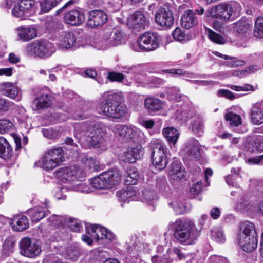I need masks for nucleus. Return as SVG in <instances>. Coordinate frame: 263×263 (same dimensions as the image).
<instances>
[{
    "mask_svg": "<svg viewBox=\"0 0 263 263\" xmlns=\"http://www.w3.org/2000/svg\"><path fill=\"white\" fill-rule=\"evenodd\" d=\"M82 132L80 135H76L80 143L84 148L93 147L100 148L104 147L106 143V130L105 125L97 122L82 124Z\"/></svg>",
    "mask_w": 263,
    "mask_h": 263,
    "instance_id": "f257e3e1",
    "label": "nucleus"
},
{
    "mask_svg": "<svg viewBox=\"0 0 263 263\" xmlns=\"http://www.w3.org/2000/svg\"><path fill=\"white\" fill-rule=\"evenodd\" d=\"M168 228L173 231L175 240L180 244L192 245L200 235V232L191 220L178 219L170 222Z\"/></svg>",
    "mask_w": 263,
    "mask_h": 263,
    "instance_id": "f03ea898",
    "label": "nucleus"
},
{
    "mask_svg": "<svg viewBox=\"0 0 263 263\" xmlns=\"http://www.w3.org/2000/svg\"><path fill=\"white\" fill-rule=\"evenodd\" d=\"M102 99L98 109L100 114L114 119H120L125 115L126 109L125 106L121 105L123 99L122 92H105L102 95Z\"/></svg>",
    "mask_w": 263,
    "mask_h": 263,
    "instance_id": "7ed1b4c3",
    "label": "nucleus"
},
{
    "mask_svg": "<svg viewBox=\"0 0 263 263\" xmlns=\"http://www.w3.org/2000/svg\"><path fill=\"white\" fill-rule=\"evenodd\" d=\"M25 51L29 56L46 59L51 57L56 51L53 43L46 40H37L28 44Z\"/></svg>",
    "mask_w": 263,
    "mask_h": 263,
    "instance_id": "20e7f679",
    "label": "nucleus"
},
{
    "mask_svg": "<svg viewBox=\"0 0 263 263\" xmlns=\"http://www.w3.org/2000/svg\"><path fill=\"white\" fill-rule=\"evenodd\" d=\"M148 147L151 151L152 164L159 170L165 168L168 163V160L166 148L162 140L159 139H152L149 143Z\"/></svg>",
    "mask_w": 263,
    "mask_h": 263,
    "instance_id": "39448f33",
    "label": "nucleus"
},
{
    "mask_svg": "<svg viewBox=\"0 0 263 263\" xmlns=\"http://www.w3.org/2000/svg\"><path fill=\"white\" fill-rule=\"evenodd\" d=\"M64 152L60 147L53 148L47 151L42 159L35 163L45 171L53 170L63 161Z\"/></svg>",
    "mask_w": 263,
    "mask_h": 263,
    "instance_id": "423d86ee",
    "label": "nucleus"
},
{
    "mask_svg": "<svg viewBox=\"0 0 263 263\" xmlns=\"http://www.w3.org/2000/svg\"><path fill=\"white\" fill-rule=\"evenodd\" d=\"M160 44V37L158 33L153 32H146L138 39L137 46L134 48L137 51L141 50L150 51L157 49Z\"/></svg>",
    "mask_w": 263,
    "mask_h": 263,
    "instance_id": "0eeeda50",
    "label": "nucleus"
},
{
    "mask_svg": "<svg viewBox=\"0 0 263 263\" xmlns=\"http://www.w3.org/2000/svg\"><path fill=\"white\" fill-rule=\"evenodd\" d=\"M115 135L124 142L135 141L143 133L135 127L128 126L124 125H116L114 129Z\"/></svg>",
    "mask_w": 263,
    "mask_h": 263,
    "instance_id": "6e6552de",
    "label": "nucleus"
},
{
    "mask_svg": "<svg viewBox=\"0 0 263 263\" xmlns=\"http://www.w3.org/2000/svg\"><path fill=\"white\" fill-rule=\"evenodd\" d=\"M20 253L27 257L33 258L41 252V247L39 241L29 237H24L19 243Z\"/></svg>",
    "mask_w": 263,
    "mask_h": 263,
    "instance_id": "1a4fd4ad",
    "label": "nucleus"
},
{
    "mask_svg": "<svg viewBox=\"0 0 263 263\" xmlns=\"http://www.w3.org/2000/svg\"><path fill=\"white\" fill-rule=\"evenodd\" d=\"M34 0H20L12 9V14L15 17L24 19L34 12Z\"/></svg>",
    "mask_w": 263,
    "mask_h": 263,
    "instance_id": "9d476101",
    "label": "nucleus"
},
{
    "mask_svg": "<svg viewBox=\"0 0 263 263\" xmlns=\"http://www.w3.org/2000/svg\"><path fill=\"white\" fill-rule=\"evenodd\" d=\"M155 20L158 25L166 28H170L174 23V17L170 7L164 6L156 12Z\"/></svg>",
    "mask_w": 263,
    "mask_h": 263,
    "instance_id": "9b49d317",
    "label": "nucleus"
},
{
    "mask_svg": "<svg viewBox=\"0 0 263 263\" xmlns=\"http://www.w3.org/2000/svg\"><path fill=\"white\" fill-rule=\"evenodd\" d=\"M86 232L97 240L106 239L111 241L115 238V235L111 231L97 224L87 226Z\"/></svg>",
    "mask_w": 263,
    "mask_h": 263,
    "instance_id": "f8f14e48",
    "label": "nucleus"
},
{
    "mask_svg": "<svg viewBox=\"0 0 263 263\" xmlns=\"http://www.w3.org/2000/svg\"><path fill=\"white\" fill-rule=\"evenodd\" d=\"M227 3H224L216 5L208 9L206 16L227 22L230 19Z\"/></svg>",
    "mask_w": 263,
    "mask_h": 263,
    "instance_id": "ddd939ff",
    "label": "nucleus"
},
{
    "mask_svg": "<svg viewBox=\"0 0 263 263\" xmlns=\"http://www.w3.org/2000/svg\"><path fill=\"white\" fill-rule=\"evenodd\" d=\"M56 176L62 181H70L78 178L81 170L76 165H71L58 169L55 172Z\"/></svg>",
    "mask_w": 263,
    "mask_h": 263,
    "instance_id": "4468645a",
    "label": "nucleus"
},
{
    "mask_svg": "<svg viewBox=\"0 0 263 263\" xmlns=\"http://www.w3.org/2000/svg\"><path fill=\"white\" fill-rule=\"evenodd\" d=\"M0 91L4 96L16 101H20L22 100L21 90L14 83L11 82L0 83Z\"/></svg>",
    "mask_w": 263,
    "mask_h": 263,
    "instance_id": "2eb2a0df",
    "label": "nucleus"
},
{
    "mask_svg": "<svg viewBox=\"0 0 263 263\" xmlns=\"http://www.w3.org/2000/svg\"><path fill=\"white\" fill-rule=\"evenodd\" d=\"M107 20L106 13L100 10H93L89 12L87 25L91 28L102 25Z\"/></svg>",
    "mask_w": 263,
    "mask_h": 263,
    "instance_id": "dca6fc26",
    "label": "nucleus"
},
{
    "mask_svg": "<svg viewBox=\"0 0 263 263\" xmlns=\"http://www.w3.org/2000/svg\"><path fill=\"white\" fill-rule=\"evenodd\" d=\"M84 12L79 8L72 9L65 14L64 20L67 24L72 26L82 24L85 21Z\"/></svg>",
    "mask_w": 263,
    "mask_h": 263,
    "instance_id": "f3484780",
    "label": "nucleus"
},
{
    "mask_svg": "<svg viewBox=\"0 0 263 263\" xmlns=\"http://www.w3.org/2000/svg\"><path fill=\"white\" fill-rule=\"evenodd\" d=\"M184 150L190 159H198L201 155V145L194 138H191L188 141Z\"/></svg>",
    "mask_w": 263,
    "mask_h": 263,
    "instance_id": "a211bd4d",
    "label": "nucleus"
},
{
    "mask_svg": "<svg viewBox=\"0 0 263 263\" xmlns=\"http://www.w3.org/2000/svg\"><path fill=\"white\" fill-rule=\"evenodd\" d=\"M252 23L247 19H241L233 24L234 31L237 35L243 37L247 36L251 30Z\"/></svg>",
    "mask_w": 263,
    "mask_h": 263,
    "instance_id": "6ab92c4d",
    "label": "nucleus"
},
{
    "mask_svg": "<svg viewBox=\"0 0 263 263\" xmlns=\"http://www.w3.org/2000/svg\"><path fill=\"white\" fill-rule=\"evenodd\" d=\"M52 104V96L49 93H43L35 98L31 104L33 110H39L49 107Z\"/></svg>",
    "mask_w": 263,
    "mask_h": 263,
    "instance_id": "aec40b11",
    "label": "nucleus"
},
{
    "mask_svg": "<svg viewBox=\"0 0 263 263\" xmlns=\"http://www.w3.org/2000/svg\"><path fill=\"white\" fill-rule=\"evenodd\" d=\"M76 42L74 33L70 31L63 32L59 37L58 46L62 49H68L72 48Z\"/></svg>",
    "mask_w": 263,
    "mask_h": 263,
    "instance_id": "412c9836",
    "label": "nucleus"
},
{
    "mask_svg": "<svg viewBox=\"0 0 263 263\" xmlns=\"http://www.w3.org/2000/svg\"><path fill=\"white\" fill-rule=\"evenodd\" d=\"M145 18L141 11H136L128 18V25L130 27L139 31L145 28Z\"/></svg>",
    "mask_w": 263,
    "mask_h": 263,
    "instance_id": "4be33fe9",
    "label": "nucleus"
},
{
    "mask_svg": "<svg viewBox=\"0 0 263 263\" xmlns=\"http://www.w3.org/2000/svg\"><path fill=\"white\" fill-rule=\"evenodd\" d=\"M250 117L253 124L258 125L263 123V101L253 105Z\"/></svg>",
    "mask_w": 263,
    "mask_h": 263,
    "instance_id": "5701e85b",
    "label": "nucleus"
},
{
    "mask_svg": "<svg viewBox=\"0 0 263 263\" xmlns=\"http://www.w3.org/2000/svg\"><path fill=\"white\" fill-rule=\"evenodd\" d=\"M186 172L181 163L178 160L173 161L170 165L169 176L171 179L180 181L185 177Z\"/></svg>",
    "mask_w": 263,
    "mask_h": 263,
    "instance_id": "b1692460",
    "label": "nucleus"
},
{
    "mask_svg": "<svg viewBox=\"0 0 263 263\" xmlns=\"http://www.w3.org/2000/svg\"><path fill=\"white\" fill-rule=\"evenodd\" d=\"M198 24V18L191 10H187L181 18V25L185 29H190Z\"/></svg>",
    "mask_w": 263,
    "mask_h": 263,
    "instance_id": "393cba45",
    "label": "nucleus"
},
{
    "mask_svg": "<svg viewBox=\"0 0 263 263\" xmlns=\"http://www.w3.org/2000/svg\"><path fill=\"white\" fill-rule=\"evenodd\" d=\"M144 105L147 111L153 115L162 108L163 102L157 98L149 97L145 99Z\"/></svg>",
    "mask_w": 263,
    "mask_h": 263,
    "instance_id": "a878e982",
    "label": "nucleus"
},
{
    "mask_svg": "<svg viewBox=\"0 0 263 263\" xmlns=\"http://www.w3.org/2000/svg\"><path fill=\"white\" fill-rule=\"evenodd\" d=\"M237 238L239 244L242 249L246 252H252L257 247L258 244L257 236H248L246 238Z\"/></svg>",
    "mask_w": 263,
    "mask_h": 263,
    "instance_id": "bb28decb",
    "label": "nucleus"
},
{
    "mask_svg": "<svg viewBox=\"0 0 263 263\" xmlns=\"http://www.w3.org/2000/svg\"><path fill=\"white\" fill-rule=\"evenodd\" d=\"M11 224L16 231H23L29 227L28 218L23 215H16L11 219Z\"/></svg>",
    "mask_w": 263,
    "mask_h": 263,
    "instance_id": "cd10ccee",
    "label": "nucleus"
},
{
    "mask_svg": "<svg viewBox=\"0 0 263 263\" xmlns=\"http://www.w3.org/2000/svg\"><path fill=\"white\" fill-rule=\"evenodd\" d=\"M162 134L169 145L171 147L175 146L179 137V131L173 127H167L163 128Z\"/></svg>",
    "mask_w": 263,
    "mask_h": 263,
    "instance_id": "c85d7f7f",
    "label": "nucleus"
},
{
    "mask_svg": "<svg viewBox=\"0 0 263 263\" xmlns=\"http://www.w3.org/2000/svg\"><path fill=\"white\" fill-rule=\"evenodd\" d=\"M126 188L122 189L116 192V196L120 202H129L136 194L137 191L134 187L128 185Z\"/></svg>",
    "mask_w": 263,
    "mask_h": 263,
    "instance_id": "c756f323",
    "label": "nucleus"
},
{
    "mask_svg": "<svg viewBox=\"0 0 263 263\" xmlns=\"http://www.w3.org/2000/svg\"><path fill=\"white\" fill-rule=\"evenodd\" d=\"M257 236L254 224L250 221L243 222L240 226L237 238H246L248 236Z\"/></svg>",
    "mask_w": 263,
    "mask_h": 263,
    "instance_id": "7c9ffc66",
    "label": "nucleus"
},
{
    "mask_svg": "<svg viewBox=\"0 0 263 263\" xmlns=\"http://www.w3.org/2000/svg\"><path fill=\"white\" fill-rule=\"evenodd\" d=\"M104 173L108 188L118 184L121 181V174L118 170H108Z\"/></svg>",
    "mask_w": 263,
    "mask_h": 263,
    "instance_id": "2f4dec72",
    "label": "nucleus"
},
{
    "mask_svg": "<svg viewBox=\"0 0 263 263\" xmlns=\"http://www.w3.org/2000/svg\"><path fill=\"white\" fill-rule=\"evenodd\" d=\"M19 39L24 41H28L36 36V30L33 27H20L17 29Z\"/></svg>",
    "mask_w": 263,
    "mask_h": 263,
    "instance_id": "473e14b6",
    "label": "nucleus"
},
{
    "mask_svg": "<svg viewBox=\"0 0 263 263\" xmlns=\"http://www.w3.org/2000/svg\"><path fill=\"white\" fill-rule=\"evenodd\" d=\"M124 183L126 185H134L139 177V172L136 167L128 168L125 174Z\"/></svg>",
    "mask_w": 263,
    "mask_h": 263,
    "instance_id": "72a5a7b5",
    "label": "nucleus"
},
{
    "mask_svg": "<svg viewBox=\"0 0 263 263\" xmlns=\"http://www.w3.org/2000/svg\"><path fill=\"white\" fill-rule=\"evenodd\" d=\"M12 149L9 143L3 137H0V157L4 159H8L11 158Z\"/></svg>",
    "mask_w": 263,
    "mask_h": 263,
    "instance_id": "f704fd0d",
    "label": "nucleus"
},
{
    "mask_svg": "<svg viewBox=\"0 0 263 263\" xmlns=\"http://www.w3.org/2000/svg\"><path fill=\"white\" fill-rule=\"evenodd\" d=\"M247 149L253 152L256 148L258 151L263 152V137L256 136L249 140L246 145Z\"/></svg>",
    "mask_w": 263,
    "mask_h": 263,
    "instance_id": "c9c22d12",
    "label": "nucleus"
},
{
    "mask_svg": "<svg viewBox=\"0 0 263 263\" xmlns=\"http://www.w3.org/2000/svg\"><path fill=\"white\" fill-rule=\"evenodd\" d=\"M236 209L239 211L254 212L255 205L249 201L246 197L241 198L236 204Z\"/></svg>",
    "mask_w": 263,
    "mask_h": 263,
    "instance_id": "e433bc0d",
    "label": "nucleus"
},
{
    "mask_svg": "<svg viewBox=\"0 0 263 263\" xmlns=\"http://www.w3.org/2000/svg\"><path fill=\"white\" fill-rule=\"evenodd\" d=\"M83 251L80 247L77 245H71L66 250V256L73 261H77L82 254Z\"/></svg>",
    "mask_w": 263,
    "mask_h": 263,
    "instance_id": "4c0bfd02",
    "label": "nucleus"
},
{
    "mask_svg": "<svg viewBox=\"0 0 263 263\" xmlns=\"http://www.w3.org/2000/svg\"><path fill=\"white\" fill-rule=\"evenodd\" d=\"M28 212L33 221H39L47 215L46 212L41 207L29 209Z\"/></svg>",
    "mask_w": 263,
    "mask_h": 263,
    "instance_id": "58836bf2",
    "label": "nucleus"
},
{
    "mask_svg": "<svg viewBox=\"0 0 263 263\" xmlns=\"http://www.w3.org/2000/svg\"><path fill=\"white\" fill-rule=\"evenodd\" d=\"M62 0H42L40 1V11L42 13L48 12Z\"/></svg>",
    "mask_w": 263,
    "mask_h": 263,
    "instance_id": "ea45409f",
    "label": "nucleus"
},
{
    "mask_svg": "<svg viewBox=\"0 0 263 263\" xmlns=\"http://www.w3.org/2000/svg\"><path fill=\"white\" fill-rule=\"evenodd\" d=\"M104 173H102L98 177H96L92 180L91 185L92 187L98 189H104L108 188L106 180L104 176Z\"/></svg>",
    "mask_w": 263,
    "mask_h": 263,
    "instance_id": "a19ab883",
    "label": "nucleus"
},
{
    "mask_svg": "<svg viewBox=\"0 0 263 263\" xmlns=\"http://www.w3.org/2000/svg\"><path fill=\"white\" fill-rule=\"evenodd\" d=\"M123 34L120 31L116 30L109 40L106 41L108 47L116 46L121 43Z\"/></svg>",
    "mask_w": 263,
    "mask_h": 263,
    "instance_id": "79ce46f5",
    "label": "nucleus"
},
{
    "mask_svg": "<svg viewBox=\"0 0 263 263\" xmlns=\"http://www.w3.org/2000/svg\"><path fill=\"white\" fill-rule=\"evenodd\" d=\"M227 7L230 18L232 17H235L239 15L241 10V7L240 4L237 2H232L230 3H227Z\"/></svg>",
    "mask_w": 263,
    "mask_h": 263,
    "instance_id": "37998d69",
    "label": "nucleus"
},
{
    "mask_svg": "<svg viewBox=\"0 0 263 263\" xmlns=\"http://www.w3.org/2000/svg\"><path fill=\"white\" fill-rule=\"evenodd\" d=\"M143 197V201L148 202L153 201L157 199L158 196L154 190L151 188H146L143 190L142 192Z\"/></svg>",
    "mask_w": 263,
    "mask_h": 263,
    "instance_id": "c03bdc74",
    "label": "nucleus"
},
{
    "mask_svg": "<svg viewBox=\"0 0 263 263\" xmlns=\"http://www.w3.org/2000/svg\"><path fill=\"white\" fill-rule=\"evenodd\" d=\"M225 119L227 121L230 122L231 126H238L242 123L240 116L232 112L227 114L225 116Z\"/></svg>",
    "mask_w": 263,
    "mask_h": 263,
    "instance_id": "a18cd8bd",
    "label": "nucleus"
},
{
    "mask_svg": "<svg viewBox=\"0 0 263 263\" xmlns=\"http://www.w3.org/2000/svg\"><path fill=\"white\" fill-rule=\"evenodd\" d=\"M15 242L11 238H8L5 240L3 245L2 253L7 256L12 253Z\"/></svg>",
    "mask_w": 263,
    "mask_h": 263,
    "instance_id": "49530a36",
    "label": "nucleus"
},
{
    "mask_svg": "<svg viewBox=\"0 0 263 263\" xmlns=\"http://www.w3.org/2000/svg\"><path fill=\"white\" fill-rule=\"evenodd\" d=\"M254 36L257 37H263V17H258L256 18L254 29Z\"/></svg>",
    "mask_w": 263,
    "mask_h": 263,
    "instance_id": "de8ad7c7",
    "label": "nucleus"
},
{
    "mask_svg": "<svg viewBox=\"0 0 263 263\" xmlns=\"http://www.w3.org/2000/svg\"><path fill=\"white\" fill-rule=\"evenodd\" d=\"M208 36L211 41L215 43L223 44L226 42L225 39L221 35L211 29L208 30Z\"/></svg>",
    "mask_w": 263,
    "mask_h": 263,
    "instance_id": "09e8293b",
    "label": "nucleus"
},
{
    "mask_svg": "<svg viewBox=\"0 0 263 263\" xmlns=\"http://www.w3.org/2000/svg\"><path fill=\"white\" fill-rule=\"evenodd\" d=\"M70 189L81 192L89 193L91 192L90 187L85 183L76 182L73 185L70 187Z\"/></svg>",
    "mask_w": 263,
    "mask_h": 263,
    "instance_id": "8fccbe9b",
    "label": "nucleus"
},
{
    "mask_svg": "<svg viewBox=\"0 0 263 263\" xmlns=\"http://www.w3.org/2000/svg\"><path fill=\"white\" fill-rule=\"evenodd\" d=\"M213 238L218 242L223 243L225 240V236L223 231L218 229L214 228L211 231Z\"/></svg>",
    "mask_w": 263,
    "mask_h": 263,
    "instance_id": "3c124183",
    "label": "nucleus"
},
{
    "mask_svg": "<svg viewBox=\"0 0 263 263\" xmlns=\"http://www.w3.org/2000/svg\"><path fill=\"white\" fill-rule=\"evenodd\" d=\"M13 124L8 120H0V134H4L10 131Z\"/></svg>",
    "mask_w": 263,
    "mask_h": 263,
    "instance_id": "603ef678",
    "label": "nucleus"
},
{
    "mask_svg": "<svg viewBox=\"0 0 263 263\" xmlns=\"http://www.w3.org/2000/svg\"><path fill=\"white\" fill-rule=\"evenodd\" d=\"M85 165L92 171H98L100 169V166L98 163L92 157L86 158Z\"/></svg>",
    "mask_w": 263,
    "mask_h": 263,
    "instance_id": "864d4df0",
    "label": "nucleus"
},
{
    "mask_svg": "<svg viewBox=\"0 0 263 263\" xmlns=\"http://www.w3.org/2000/svg\"><path fill=\"white\" fill-rule=\"evenodd\" d=\"M190 118L189 112L187 110H177L176 119L181 123L186 122Z\"/></svg>",
    "mask_w": 263,
    "mask_h": 263,
    "instance_id": "5fc2aeb1",
    "label": "nucleus"
},
{
    "mask_svg": "<svg viewBox=\"0 0 263 263\" xmlns=\"http://www.w3.org/2000/svg\"><path fill=\"white\" fill-rule=\"evenodd\" d=\"M107 78L111 82H121L124 79V76L121 73L112 71L108 73Z\"/></svg>",
    "mask_w": 263,
    "mask_h": 263,
    "instance_id": "6e6d98bb",
    "label": "nucleus"
},
{
    "mask_svg": "<svg viewBox=\"0 0 263 263\" xmlns=\"http://www.w3.org/2000/svg\"><path fill=\"white\" fill-rule=\"evenodd\" d=\"M135 158V162L136 160L139 159L142 157L144 154V149L141 145H138L135 147L130 148Z\"/></svg>",
    "mask_w": 263,
    "mask_h": 263,
    "instance_id": "4d7b16f0",
    "label": "nucleus"
},
{
    "mask_svg": "<svg viewBox=\"0 0 263 263\" xmlns=\"http://www.w3.org/2000/svg\"><path fill=\"white\" fill-rule=\"evenodd\" d=\"M11 106V102L4 98H0V113L7 112Z\"/></svg>",
    "mask_w": 263,
    "mask_h": 263,
    "instance_id": "13d9d810",
    "label": "nucleus"
},
{
    "mask_svg": "<svg viewBox=\"0 0 263 263\" xmlns=\"http://www.w3.org/2000/svg\"><path fill=\"white\" fill-rule=\"evenodd\" d=\"M64 220V217L58 215H52L48 218V222L51 225L56 226L62 224Z\"/></svg>",
    "mask_w": 263,
    "mask_h": 263,
    "instance_id": "bf43d9fd",
    "label": "nucleus"
},
{
    "mask_svg": "<svg viewBox=\"0 0 263 263\" xmlns=\"http://www.w3.org/2000/svg\"><path fill=\"white\" fill-rule=\"evenodd\" d=\"M217 96L220 97H225L232 100L235 99L234 94L231 91L227 89H219L217 92Z\"/></svg>",
    "mask_w": 263,
    "mask_h": 263,
    "instance_id": "052dcab7",
    "label": "nucleus"
},
{
    "mask_svg": "<svg viewBox=\"0 0 263 263\" xmlns=\"http://www.w3.org/2000/svg\"><path fill=\"white\" fill-rule=\"evenodd\" d=\"M238 178H239V176L237 174L235 175H229L226 178V181L229 185H231L235 187H238L239 185L236 181V180Z\"/></svg>",
    "mask_w": 263,
    "mask_h": 263,
    "instance_id": "680f3d73",
    "label": "nucleus"
},
{
    "mask_svg": "<svg viewBox=\"0 0 263 263\" xmlns=\"http://www.w3.org/2000/svg\"><path fill=\"white\" fill-rule=\"evenodd\" d=\"M172 36L177 41H182L185 39V33L179 28H176L172 32Z\"/></svg>",
    "mask_w": 263,
    "mask_h": 263,
    "instance_id": "e2e57ef3",
    "label": "nucleus"
},
{
    "mask_svg": "<svg viewBox=\"0 0 263 263\" xmlns=\"http://www.w3.org/2000/svg\"><path fill=\"white\" fill-rule=\"evenodd\" d=\"M121 159L125 162H135V158H134L133 154L130 148L124 153L123 155L121 157Z\"/></svg>",
    "mask_w": 263,
    "mask_h": 263,
    "instance_id": "0e129e2a",
    "label": "nucleus"
},
{
    "mask_svg": "<svg viewBox=\"0 0 263 263\" xmlns=\"http://www.w3.org/2000/svg\"><path fill=\"white\" fill-rule=\"evenodd\" d=\"M229 60L231 61L227 63V65L231 67H238L245 64V62L242 60H238L234 57H230Z\"/></svg>",
    "mask_w": 263,
    "mask_h": 263,
    "instance_id": "69168bd1",
    "label": "nucleus"
},
{
    "mask_svg": "<svg viewBox=\"0 0 263 263\" xmlns=\"http://www.w3.org/2000/svg\"><path fill=\"white\" fill-rule=\"evenodd\" d=\"M42 133L45 137L49 139H54L57 136V132L52 128H44L42 129Z\"/></svg>",
    "mask_w": 263,
    "mask_h": 263,
    "instance_id": "338daca9",
    "label": "nucleus"
},
{
    "mask_svg": "<svg viewBox=\"0 0 263 263\" xmlns=\"http://www.w3.org/2000/svg\"><path fill=\"white\" fill-rule=\"evenodd\" d=\"M203 128V125L201 121L199 120L195 121L192 124V130L195 133L199 132H202Z\"/></svg>",
    "mask_w": 263,
    "mask_h": 263,
    "instance_id": "774afa93",
    "label": "nucleus"
}]
</instances>
